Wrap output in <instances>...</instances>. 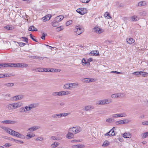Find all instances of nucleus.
<instances>
[{
    "label": "nucleus",
    "instance_id": "6e6552de",
    "mask_svg": "<svg viewBox=\"0 0 148 148\" xmlns=\"http://www.w3.org/2000/svg\"><path fill=\"white\" fill-rule=\"evenodd\" d=\"M76 11L80 14L83 15L86 13L88 12V10L86 8H81L77 9Z\"/></svg>",
    "mask_w": 148,
    "mask_h": 148
},
{
    "label": "nucleus",
    "instance_id": "6ab92c4d",
    "mask_svg": "<svg viewBox=\"0 0 148 148\" xmlns=\"http://www.w3.org/2000/svg\"><path fill=\"white\" fill-rule=\"evenodd\" d=\"M79 86V84L77 83H74L69 84V88H75Z\"/></svg>",
    "mask_w": 148,
    "mask_h": 148
},
{
    "label": "nucleus",
    "instance_id": "39448f33",
    "mask_svg": "<svg viewBox=\"0 0 148 148\" xmlns=\"http://www.w3.org/2000/svg\"><path fill=\"white\" fill-rule=\"evenodd\" d=\"M130 122V121L127 119L120 120L115 122V124L117 125L127 124Z\"/></svg>",
    "mask_w": 148,
    "mask_h": 148
},
{
    "label": "nucleus",
    "instance_id": "bb28decb",
    "mask_svg": "<svg viewBox=\"0 0 148 148\" xmlns=\"http://www.w3.org/2000/svg\"><path fill=\"white\" fill-rule=\"evenodd\" d=\"M51 117L55 119H57L60 118V113L59 114H54L51 115Z\"/></svg>",
    "mask_w": 148,
    "mask_h": 148
},
{
    "label": "nucleus",
    "instance_id": "37998d69",
    "mask_svg": "<svg viewBox=\"0 0 148 148\" xmlns=\"http://www.w3.org/2000/svg\"><path fill=\"white\" fill-rule=\"evenodd\" d=\"M28 66V64L25 63H20V67H27Z\"/></svg>",
    "mask_w": 148,
    "mask_h": 148
},
{
    "label": "nucleus",
    "instance_id": "c85d7f7f",
    "mask_svg": "<svg viewBox=\"0 0 148 148\" xmlns=\"http://www.w3.org/2000/svg\"><path fill=\"white\" fill-rule=\"evenodd\" d=\"M93 108V107L91 106H88L84 107V110L86 111L90 110Z\"/></svg>",
    "mask_w": 148,
    "mask_h": 148
},
{
    "label": "nucleus",
    "instance_id": "20e7f679",
    "mask_svg": "<svg viewBox=\"0 0 148 148\" xmlns=\"http://www.w3.org/2000/svg\"><path fill=\"white\" fill-rule=\"evenodd\" d=\"M38 106V103H33L29 104L25 106L27 112L31 110L32 109L37 107Z\"/></svg>",
    "mask_w": 148,
    "mask_h": 148
},
{
    "label": "nucleus",
    "instance_id": "bf43d9fd",
    "mask_svg": "<svg viewBox=\"0 0 148 148\" xmlns=\"http://www.w3.org/2000/svg\"><path fill=\"white\" fill-rule=\"evenodd\" d=\"M21 109V112H27V110H26V109L25 106L22 107Z\"/></svg>",
    "mask_w": 148,
    "mask_h": 148
},
{
    "label": "nucleus",
    "instance_id": "473e14b6",
    "mask_svg": "<svg viewBox=\"0 0 148 148\" xmlns=\"http://www.w3.org/2000/svg\"><path fill=\"white\" fill-rule=\"evenodd\" d=\"M104 100L106 104L110 103L112 102V100L111 99L107 98L104 99Z\"/></svg>",
    "mask_w": 148,
    "mask_h": 148
},
{
    "label": "nucleus",
    "instance_id": "dca6fc26",
    "mask_svg": "<svg viewBox=\"0 0 148 148\" xmlns=\"http://www.w3.org/2000/svg\"><path fill=\"white\" fill-rule=\"evenodd\" d=\"M40 127L38 126H34L28 128L27 130L30 132H33L40 129Z\"/></svg>",
    "mask_w": 148,
    "mask_h": 148
},
{
    "label": "nucleus",
    "instance_id": "49530a36",
    "mask_svg": "<svg viewBox=\"0 0 148 148\" xmlns=\"http://www.w3.org/2000/svg\"><path fill=\"white\" fill-rule=\"evenodd\" d=\"M80 2L84 3H88L90 1V0H79Z\"/></svg>",
    "mask_w": 148,
    "mask_h": 148
},
{
    "label": "nucleus",
    "instance_id": "f257e3e1",
    "mask_svg": "<svg viewBox=\"0 0 148 148\" xmlns=\"http://www.w3.org/2000/svg\"><path fill=\"white\" fill-rule=\"evenodd\" d=\"M0 128L2 129L4 132L12 136L22 138H24V136L23 135L20 134L18 132L15 131L8 127L1 125Z\"/></svg>",
    "mask_w": 148,
    "mask_h": 148
},
{
    "label": "nucleus",
    "instance_id": "7ed1b4c3",
    "mask_svg": "<svg viewBox=\"0 0 148 148\" xmlns=\"http://www.w3.org/2000/svg\"><path fill=\"white\" fill-rule=\"evenodd\" d=\"M82 130V128L79 127H76L71 128L69 129V131L72 132L75 134L79 133Z\"/></svg>",
    "mask_w": 148,
    "mask_h": 148
},
{
    "label": "nucleus",
    "instance_id": "a878e982",
    "mask_svg": "<svg viewBox=\"0 0 148 148\" xmlns=\"http://www.w3.org/2000/svg\"><path fill=\"white\" fill-rule=\"evenodd\" d=\"M6 124H14L17 123V122L15 121L12 120H6Z\"/></svg>",
    "mask_w": 148,
    "mask_h": 148
},
{
    "label": "nucleus",
    "instance_id": "8fccbe9b",
    "mask_svg": "<svg viewBox=\"0 0 148 148\" xmlns=\"http://www.w3.org/2000/svg\"><path fill=\"white\" fill-rule=\"evenodd\" d=\"M4 28L8 30H12L13 29V28L12 26H10L8 25L5 26L4 27Z\"/></svg>",
    "mask_w": 148,
    "mask_h": 148
},
{
    "label": "nucleus",
    "instance_id": "c9c22d12",
    "mask_svg": "<svg viewBox=\"0 0 148 148\" xmlns=\"http://www.w3.org/2000/svg\"><path fill=\"white\" fill-rule=\"evenodd\" d=\"M58 23L56 20H55L51 23V25L53 27H56L58 25Z\"/></svg>",
    "mask_w": 148,
    "mask_h": 148
},
{
    "label": "nucleus",
    "instance_id": "f704fd0d",
    "mask_svg": "<svg viewBox=\"0 0 148 148\" xmlns=\"http://www.w3.org/2000/svg\"><path fill=\"white\" fill-rule=\"evenodd\" d=\"M4 85L8 87H11L14 86V84L12 83H7L5 84Z\"/></svg>",
    "mask_w": 148,
    "mask_h": 148
},
{
    "label": "nucleus",
    "instance_id": "cd10ccee",
    "mask_svg": "<svg viewBox=\"0 0 148 148\" xmlns=\"http://www.w3.org/2000/svg\"><path fill=\"white\" fill-rule=\"evenodd\" d=\"M10 67H20V63H10Z\"/></svg>",
    "mask_w": 148,
    "mask_h": 148
},
{
    "label": "nucleus",
    "instance_id": "9b49d317",
    "mask_svg": "<svg viewBox=\"0 0 148 148\" xmlns=\"http://www.w3.org/2000/svg\"><path fill=\"white\" fill-rule=\"evenodd\" d=\"M24 98V96L22 95H19L13 97L12 99L14 101H16L21 100Z\"/></svg>",
    "mask_w": 148,
    "mask_h": 148
},
{
    "label": "nucleus",
    "instance_id": "de8ad7c7",
    "mask_svg": "<svg viewBox=\"0 0 148 148\" xmlns=\"http://www.w3.org/2000/svg\"><path fill=\"white\" fill-rule=\"evenodd\" d=\"M147 14V12L145 11H143L140 13V15L142 16H145Z\"/></svg>",
    "mask_w": 148,
    "mask_h": 148
},
{
    "label": "nucleus",
    "instance_id": "aec40b11",
    "mask_svg": "<svg viewBox=\"0 0 148 148\" xmlns=\"http://www.w3.org/2000/svg\"><path fill=\"white\" fill-rule=\"evenodd\" d=\"M71 132H70L69 131L68 134L66 135V138L68 139H71L73 138L74 135L73 133H71Z\"/></svg>",
    "mask_w": 148,
    "mask_h": 148
},
{
    "label": "nucleus",
    "instance_id": "6e6d98bb",
    "mask_svg": "<svg viewBox=\"0 0 148 148\" xmlns=\"http://www.w3.org/2000/svg\"><path fill=\"white\" fill-rule=\"evenodd\" d=\"M133 75H135L138 76H139L140 75V71H136L133 72L132 73Z\"/></svg>",
    "mask_w": 148,
    "mask_h": 148
},
{
    "label": "nucleus",
    "instance_id": "e2e57ef3",
    "mask_svg": "<svg viewBox=\"0 0 148 148\" xmlns=\"http://www.w3.org/2000/svg\"><path fill=\"white\" fill-rule=\"evenodd\" d=\"M82 62L84 64H87L88 63L89 64H90V63L88 62H86V60L84 59H83L82 60Z\"/></svg>",
    "mask_w": 148,
    "mask_h": 148
},
{
    "label": "nucleus",
    "instance_id": "603ef678",
    "mask_svg": "<svg viewBox=\"0 0 148 148\" xmlns=\"http://www.w3.org/2000/svg\"><path fill=\"white\" fill-rule=\"evenodd\" d=\"M141 124L143 125H148V121H143L142 122Z\"/></svg>",
    "mask_w": 148,
    "mask_h": 148
},
{
    "label": "nucleus",
    "instance_id": "393cba45",
    "mask_svg": "<svg viewBox=\"0 0 148 148\" xmlns=\"http://www.w3.org/2000/svg\"><path fill=\"white\" fill-rule=\"evenodd\" d=\"M64 18V17L63 16L60 15L58 16L57 17L55 18V20H56L57 21V22L58 23L62 20Z\"/></svg>",
    "mask_w": 148,
    "mask_h": 148
},
{
    "label": "nucleus",
    "instance_id": "c756f323",
    "mask_svg": "<svg viewBox=\"0 0 148 148\" xmlns=\"http://www.w3.org/2000/svg\"><path fill=\"white\" fill-rule=\"evenodd\" d=\"M59 145V143L56 142L53 143L51 146V148H55Z\"/></svg>",
    "mask_w": 148,
    "mask_h": 148
},
{
    "label": "nucleus",
    "instance_id": "a18cd8bd",
    "mask_svg": "<svg viewBox=\"0 0 148 148\" xmlns=\"http://www.w3.org/2000/svg\"><path fill=\"white\" fill-rule=\"evenodd\" d=\"M27 136L29 137V139L30 138H32L35 135L33 134H31L30 133H28L27 134Z\"/></svg>",
    "mask_w": 148,
    "mask_h": 148
},
{
    "label": "nucleus",
    "instance_id": "0eeeda50",
    "mask_svg": "<svg viewBox=\"0 0 148 148\" xmlns=\"http://www.w3.org/2000/svg\"><path fill=\"white\" fill-rule=\"evenodd\" d=\"M74 32L78 35L81 34L83 32V30L82 27L79 26H76L74 30Z\"/></svg>",
    "mask_w": 148,
    "mask_h": 148
},
{
    "label": "nucleus",
    "instance_id": "4c0bfd02",
    "mask_svg": "<svg viewBox=\"0 0 148 148\" xmlns=\"http://www.w3.org/2000/svg\"><path fill=\"white\" fill-rule=\"evenodd\" d=\"M50 72H60V70L57 69H50Z\"/></svg>",
    "mask_w": 148,
    "mask_h": 148
},
{
    "label": "nucleus",
    "instance_id": "423d86ee",
    "mask_svg": "<svg viewBox=\"0 0 148 148\" xmlns=\"http://www.w3.org/2000/svg\"><path fill=\"white\" fill-rule=\"evenodd\" d=\"M125 96V94L123 93H118L112 94L111 97L113 99H117L119 98L123 97Z\"/></svg>",
    "mask_w": 148,
    "mask_h": 148
},
{
    "label": "nucleus",
    "instance_id": "2eb2a0df",
    "mask_svg": "<svg viewBox=\"0 0 148 148\" xmlns=\"http://www.w3.org/2000/svg\"><path fill=\"white\" fill-rule=\"evenodd\" d=\"M129 19L130 20L134 22L138 21L139 19V18L137 16L134 15L130 16Z\"/></svg>",
    "mask_w": 148,
    "mask_h": 148
},
{
    "label": "nucleus",
    "instance_id": "69168bd1",
    "mask_svg": "<svg viewBox=\"0 0 148 148\" xmlns=\"http://www.w3.org/2000/svg\"><path fill=\"white\" fill-rule=\"evenodd\" d=\"M89 82H95L96 81V79H95L93 78H89Z\"/></svg>",
    "mask_w": 148,
    "mask_h": 148
},
{
    "label": "nucleus",
    "instance_id": "e433bc0d",
    "mask_svg": "<svg viewBox=\"0 0 148 148\" xmlns=\"http://www.w3.org/2000/svg\"><path fill=\"white\" fill-rule=\"evenodd\" d=\"M69 84H65L63 86V88L65 89H69Z\"/></svg>",
    "mask_w": 148,
    "mask_h": 148
},
{
    "label": "nucleus",
    "instance_id": "052dcab7",
    "mask_svg": "<svg viewBox=\"0 0 148 148\" xmlns=\"http://www.w3.org/2000/svg\"><path fill=\"white\" fill-rule=\"evenodd\" d=\"M44 139L42 137H38L36 138V140H40L41 141L43 140Z\"/></svg>",
    "mask_w": 148,
    "mask_h": 148
},
{
    "label": "nucleus",
    "instance_id": "09e8293b",
    "mask_svg": "<svg viewBox=\"0 0 148 148\" xmlns=\"http://www.w3.org/2000/svg\"><path fill=\"white\" fill-rule=\"evenodd\" d=\"M114 121V119L112 118H108L106 119V122L108 123H112Z\"/></svg>",
    "mask_w": 148,
    "mask_h": 148
},
{
    "label": "nucleus",
    "instance_id": "4d7b16f0",
    "mask_svg": "<svg viewBox=\"0 0 148 148\" xmlns=\"http://www.w3.org/2000/svg\"><path fill=\"white\" fill-rule=\"evenodd\" d=\"M104 16L105 17H106L107 19L110 18V17L109 15L107 12L106 13L104 14Z\"/></svg>",
    "mask_w": 148,
    "mask_h": 148
},
{
    "label": "nucleus",
    "instance_id": "c03bdc74",
    "mask_svg": "<svg viewBox=\"0 0 148 148\" xmlns=\"http://www.w3.org/2000/svg\"><path fill=\"white\" fill-rule=\"evenodd\" d=\"M5 76L4 77H12L14 76L15 75L14 74H4Z\"/></svg>",
    "mask_w": 148,
    "mask_h": 148
},
{
    "label": "nucleus",
    "instance_id": "5fc2aeb1",
    "mask_svg": "<svg viewBox=\"0 0 148 148\" xmlns=\"http://www.w3.org/2000/svg\"><path fill=\"white\" fill-rule=\"evenodd\" d=\"M72 23V21L71 20H69L67 21L66 23V26H68L71 24Z\"/></svg>",
    "mask_w": 148,
    "mask_h": 148
},
{
    "label": "nucleus",
    "instance_id": "2f4dec72",
    "mask_svg": "<svg viewBox=\"0 0 148 148\" xmlns=\"http://www.w3.org/2000/svg\"><path fill=\"white\" fill-rule=\"evenodd\" d=\"M140 75L143 77H147L148 75V73L145 72L140 71Z\"/></svg>",
    "mask_w": 148,
    "mask_h": 148
},
{
    "label": "nucleus",
    "instance_id": "ea45409f",
    "mask_svg": "<svg viewBox=\"0 0 148 148\" xmlns=\"http://www.w3.org/2000/svg\"><path fill=\"white\" fill-rule=\"evenodd\" d=\"M63 29V27L62 26H60L56 28V30L58 32L62 30Z\"/></svg>",
    "mask_w": 148,
    "mask_h": 148
},
{
    "label": "nucleus",
    "instance_id": "a19ab883",
    "mask_svg": "<svg viewBox=\"0 0 148 148\" xmlns=\"http://www.w3.org/2000/svg\"><path fill=\"white\" fill-rule=\"evenodd\" d=\"M70 113H60V117L61 118L62 117H64L67 116V115L70 114Z\"/></svg>",
    "mask_w": 148,
    "mask_h": 148
},
{
    "label": "nucleus",
    "instance_id": "f3484780",
    "mask_svg": "<svg viewBox=\"0 0 148 148\" xmlns=\"http://www.w3.org/2000/svg\"><path fill=\"white\" fill-rule=\"evenodd\" d=\"M51 16L50 15H47L44 17H42L41 19L44 22H45L47 20H49L50 19Z\"/></svg>",
    "mask_w": 148,
    "mask_h": 148
},
{
    "label": "nucleus",
    "instance_id": "ddd939ff",
    "mask_svg": "<svg viewBox=\"0 0 148 148\" xmlns=\"http://www.w3.org/2000/svg\"><path fill=\"white\" fill-rule=\"evenodd\" d=\"M60 95V96H64L69 95L71 94V92L68 90H65L59 91Z\"/></svg>",
    "mask_w": 148,
    "mask_h": 148
},
{
    "label": "nucleus",
    "instance_id": "5701e85b",
    "mask_svg": "<svg viewBox=\"0 0 148 148\" xmlns=\"http://www.w3.org/2000/svg\"><path fill=\"white\" fill-rule=\"evenodd\" d=\"M110 144V142L107 140H106L103 142L102 146L103 147H107Z\"/></svg>",
    "mask_w": 148,
    "mask_h": 148
},
{
    "label": "nucleus",
    "instance_id": "412c9836",
    "mask_svg": "<svg viewBox=\"0 0 148 148\" xmlns=\"http://www.w3.org/2000/svg\"><path fill=\"white\" fill-rule=\"evenodd\" d=\"M89 54L92 56H97L99 55V51L97 50H94L91 51L90 53Z\"/></svg>",
    "mask_w": 148,
    "mask_h": 148
},
{
    "label": "nucleus",
    "instance_id": "f03ea898",
    "mask_svg": "<svg viewBox=\"0 0 148 148\" xmlns=\"http://www.w3.org/2000/svg\"><path fill=\"white\" fill-rule=\"evenodd\" d=\"M23 105V104L21 102H18L9 104L7 105L6 107L9 110H11L19 108Z\"/></svg>",
    "mask_w": 148,
    "mask_h": 148
},
{
    "label": "nucleus",
    "instance_id": "9d476101",
    "mask_svg": "<svg viewBox=\"0 0 148 148\" xmlns=\"http://www.w3.org/2000/svg\"><path fill=\"white\" fill-rule=\"evenodd\" d=\"M126 116V114L125 113L114 114L111 115L112 117L113 118L125 117Z\"/></svg>",
    "mask_w": 148,
    "mask_h": 148
},
{
    "label": "nucleus",
    "instance_id": "58836bf2",
    "mask_svg": "<svg viewBox=\"0 0 148 148\" xmlns=\"http://www.w3.org/2000/svg\"><path fill=\"white\" fill-rule=\"evenodd\" d=\"M52 95L53 96H59L60 95V92H52Z\"/></svg>",
    "mask_w": 148,
    "mask_h": 148
},
{
    "label": "nucleus",
    "instance_id": "13d9d810",
    "mask_svg": "<svg viewBox=\"0 0 148 148\" xmlns=\"http://www.w3.org/2000/svg\"><path fill=\"white\" fill-rule=\"evenodd\" d=\"M96 105L97 106L102 105L101 101V100L97 101L96 103Z\"/></svg>",
    "mask_w": 148,
    "mask_h": 148
},
{
    "label": "nucleus",
    "instance_id": "4468645a",
    "mask_svg": "<svg viewBox=\"0 0 148 148\" xmlns=\"http://www.w3.org/2000/svg\"><path fill=\"white\" fill-rule=\"evenodd\" d=\"M71 147L72 148H84L85 146L83 144L72 145Z\"/></svg>",
    "mask_w": 148,
    "mask_h": 148
},
{
    "label": "nucleus",
    "instance_id": "a211bd4d",
    "mask_svg": "<svg viewBox=\"0 0 148 148\" xmlns=\"http://www.w3.org/2000/svg\"><path fill=\"white\" fill-rule=\"evenodd\" d=\"M132 135L129 132H126L124 133L123 135V136L125 138H130L131 137Z\"/></svg>",
    "mask_w": 148,
    "mask_h": 148
},
{
    "label": "nucleus",
    "instance_id": "7c9ffc66",
    "mask_svg": "<svg viewBox=\"0 0 148 148\" xmlns=\"http://www.w3.org/2000/svg\"><path fill=\"white\" fill-rule=\"evenodd\" d=\"M141 136L143 138H145L148 136V132L143 133L141 134Z\"/></svg>",
    "mask_w": 148,
    "mask_h": 148
},
{
    "label": "nucleus",
    "instance_id": "b1692460",
    "mask_svg": "<svg viewBox=\"0 0 148 148\" xmlns=\"http://www.w3.org/2000/svg\"><path fill=\"white\" fill-rule=\"evenodd\" d=\"M147 5V2L145 1H140L138 4V6L140 7L145 6Z\"/></svg>",
    "mask_w": 148,
    "mask_h": 148
},
{
    "label": "nucleus",
    "instance_id": "4be33fe9",
    "mask_svg": "<svg viewBox=\"0 0 148 148\" xmlns=\"http://www.w3.org/2000/svg\"><path fill=\"white\" fill-rule=\"evenodd\" d=\"M127 42L130 44H132L134 42V40L132 38H127L126 39Z\"/></svg>",
    "mask_w": 148,
    "mask_h": 148
},
{
    "label": "nucleus",
    "instance_id": "338daca9",
    "mask_svg": "<svg viewBox=\"0 0 148 148\" xmlns=\"http://www.w3.org/2000/svg\"><path fill=\"white\" fill-rule=\"evenodd\" d=\"M63 136L62 134H60L58 136H57V138H58L59 139L58 140H61Z\"/></svg>",
    "mask_w": 148,
    "mask_h": 148
},
{
    "label": "nucleus",
    "instance_id": "72a5a7b5",
    "mask_svg": "<svg viewBox=\"0 0 148 148\" xmlns=\"http://www.w3.org/2000/svg\"><path fill=\"white\" fill-rule=\"evenodd\" d=\"M29 30L31 31L34 32L37 31V29L34 26H31L29 28Z\"/></svg>",
    "mask_w": 148,
    "mask_h": 148
},
{
    "label": "nucleus",
    "instance_id": "0e129e2a",
    "mask_svg": "<svg viewBox=\"0 0 148 148\" xmlns=\"http://www.w3.org/2000/svg\"><path fill=\"white\" fill-rule=\"evenodd\" d=\"M11 145L10 144L6 143L4 145V146L5 147H8Z\"/></svg>",
    "mask_w": 148,
    "mask_h": 148
},
{
    "label": "nucleus",
    "instance_id": "774afa93",
    "mask_svg": "<svg viewBox=\"0 0 148 148\" xmlns=\"http://www.w3.org/2000/svg\"><path fill=\"white\" fill-rule=\"evenodd\" d=\"M45 33H43L42 34V36L41 37V38L42 40H45Z\"/></svg>",
    "mask_w": 148,
    "mask_h": 148
},
{
    "label": "nucleus",
    "instance_id": "f8f14e48",
    "mask_svg": "<svg viewBox=\"0 0 148 148\" xmlns=\"http://www.w3.org/2000/svg\"><path fill=\"white\" fill-rule=\"evenodd\" d=\"M115 130L114 127H113L108 132L104 134L105 136H114L115 135L114 130Z\"/></svg>",
    "mask_w": 148,
    "mask_h": 148
},
{
    "label": "nucleus",
    "instance_id": "680f3d73",
    "mask_svg": "<svg viewBox=\"0 0 148 148\" xmlns=\"http://www.w3.org/2000/svg\"><path fill=\"white\" fill-rule=\"evenodd\" d=\"M51 139L52 140H58V138H57V136H52L51 137Z\"/></svg>",
    "mask_w": 148,
    "mask_h": 148
},
{
    "label": "nucleus",
    "instance_id": "79ce46f5",
    "mask_svg": "<svg viewBox=\"0 0 148 148\" xmlns=\"http://www.w3.org/2000/svg\"><path fill=\"white\" fill-rule=\"evenodd\" d=\"M83 82L85 83H90L89 78H85L82 80Z\"/></svg>",
    "mask_w": 148,
    "mask_h": 148
},
{
    "label": "nucleus",
    "instance_id": "3c124183",
    "mask_svg": "<svg viewBox=\"0 0 148 148\" xmlns=\"http://www.w3.org/2000/svg\"><path fill=\"white\" fill-rule=\"evenodd\" d=\"M3 67H10V63H4L3 64Z\"/></svg>",
    "mask_w": 148,
    "mask_h": 148
},
{
    "label": "nucleus",
    "instance_id": "864d4df0",
    "mask_svg": "<svg viewBox=\"0 0 148 148\" xmlns=\"http://www.w3.org/2000/svg\"><path fill=\"white\" fill-rule=\"evenodd\" d=\"M81 141L80 140H72L71 141V142L72 143H78L79 142Z\"/></svg>",
    "mask_w": 148,
    "mask_h": 148
},
{
    "label": "nucleus",
    "instance_id": "1a4fd4ad",
    "mask_svg": "<svg viewBox=\"0 0 148 148\" xmlns=\"http://www.w3.org/2000/svg\"><path fill=\"white\" fill-rule=\"evenodd\" d=\"M93 32L97 33L100 34L104 32V30L98 26H95L93 29Z\"/></svg>",
    "mask_w": 148,
    "mask_h": 148
}]
</instances>
